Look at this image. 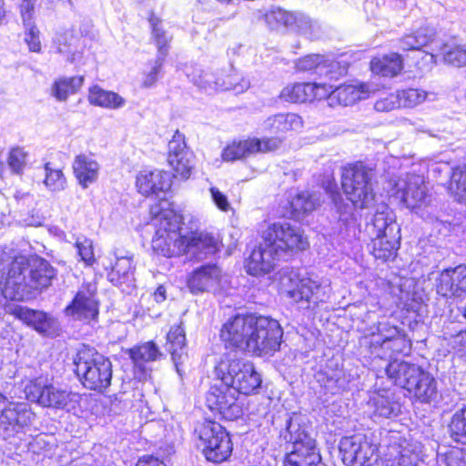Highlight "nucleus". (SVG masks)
Segmentation results:
<instances>
[{
	"mask_svg": "<svg viewBox=\"0 0 466 466\" xmlns=\"http://www.w3.org/2000/svg\"><path fill=\"white\" fill-rule=\"evenodd\" d=\"M374 171L361 162L350 164L343 168L341 186L348 201L344 200L338 191L337 185L329 182L325 190L333 202L339 215V222L344 226L345 231L352 233L354 238L370 239L400 234V228L396 222L394 212L384 204L377 207L375 214L365 225L363 231L360 228L356 208H370L375 198L373 188Z\"/></svg>",
	"mask_w": 466,
	"mask_h": 466,
	"instance_id": "f257e3e1",
	"label": "nucleus"
},
{
	"mask_svg": "<svg viewBox=\"0 0 466 466\" xmlns=\"http://www.w3.org/2000/svg\"><path fill=\"white\" fill-rule=\"evenodd\" d=\"M360 354L370 360L389 361L383 372L395 384L407 390L420 376V367L403 360H393L395 355H408L411 350V341L405 331L389 322H380L377 331L363 336L360 340Z\"/></svg>",
	"mask_w": 466,
	"mask_h": 466,
	"instance_id": "f03ea898",
	"label": "nucleus"
},
{
	"mask_svg": "<svg viewBox=\"0 0 466 466\" xmlns=\"http://www.w3.org/2000/svg\"><path fill=\"white\" fill-rule=\"evenodd\" d=\"M285 425L280 435L287 442L292 443L293 449L287 455L284 466H322L319 451L309 433L306 418L299 413H292Z\"/></svg>",
	"mask_w": 466,
	"mask_h": 466,
	"instance_id": "7ed1b4c3",
	"label": "nucleus"
},
{
	"mask_svg": "<svg viewBox=\"0 0 466 466\" xmlns=\"http://www.w3.org/2000/svg\"><path fill=\"white\" fill-rule=\"evenodd\" d=\"M75 372L83 385L92 390L104 391L112 380V363L94 348L83 346L74 358Z\"/></svg>",
	"mask_w": 466,
	"mask_h": 466,
	"instance_id": "20e7f679",
	"label": "nucleus"
},
{
	"mask_svg": "<svg viewBox=\"0 0 466 466\" xmlns=\"http://www.w3.org/2000/svg\"><path fill=\"white\" fill-rule=\"evenodd\" d=\"M215 376L226 382L238 394L255 393L261 386L262 379L252 362L223 355L215 367Z\"/></svg>",
	"mask_w": 466,
	"mask_h": 466,
	"instance_id": "39448f33",
	"label": "nucleus"
},
{
	"mask_svg": "<svg viewBox=\"0 0 466 466\" xmlns=\"http://www.w3.org/2000/svg\"><path fill=\"white\" fill-rule=\"evenodd\" d=\"M182 218L173 211H163L152 239L154 251L167 258L185 253L186 237L181 233Z\"/></svg>",
	"mask_w": 466,
	"mask_h": 466,
	"instance_id": "423d86ee",
	"label": "nucleus"
},
{
	"mask_svg": "<svg viewBox=\"0 0 466 466\" xmlns=\"http://www.w3.org/2000/svg\"><path fill=\"white\" fill-rule=\"evenodd\" d=\"M197 446L205 458L211 462L227 461L233 451L229 433L219 423L207 420L196 428Z\"/></svg>",
	"mask_w": 466,
	"mask_h": 466,
	"instance_id": "0eeeda50",
	"label": "nucleus"
},
{
	"mask_svg": "<svg viewBox=\"0 0 466 466\" xmlns=\"http://www.w3.org/2000/svg\"><path fill=\"white\" fill-rule=\"evenodd\" d=\"M248 351L259 356H272L279 350L283 330L278 320L254 316Z\"/></svg>",
	"mask_w": 466,
	"mask_h": 466,
	"instance_id": "6e6552de",
	"label": "nucleus"
},
{
	"mask_svg": "<svg viewBox=\"0 0 466 466\" xmlns=\"http://www.w3.org/2000/svg\"><path fill=\"white\" fill-rule=\"evenodd\" d=\"M331 288L329 279L309 275L299 279L296 287L289 291V297L304 309H315L326 303L330 297Z\"/></svg>",
	"mask_w": 466,
	"mask_h": 466,
	"instance_id": "1a4fd4ad",
	"label": "nucleus"
},
{
	"mask_svg": "<svg viewBox=\"0 0 466 466\" xmlns=\"http://www.w3.org/2000/svg\"><path fill=\"white\" fill-rule=\"evenodd\" d=\"M262 239L272 245L277 254L284 258L289 250H304L309 243L300 228L288 222H277L263 231Z\"/></svg>",
	"mask_w": 466,
	"mask_h": 466,
	"instance_id": "9d476101",
	"label": "nucleus"
},
{
	"mask_svg": "<svg viewBox=\"0 0 466 466\" xmlns=\"http://www.w3.org/2000/svg\"><path fill=\"white\" fill-rule=\"evenodd\" d=\"M208 408L220 414L225 420H234L242 413V404L235 390L226 382L212 385L206 395Z\"/></svg>",
	"mask_w": 466,
	"mask_h": 466,
	"instance_id": "9b49d317",
	"label": "nucleus"
},
{
	"mask_svg": "<svg viewBox=\"0 0 466 466\" xmlns=\"http://www.w3.org/2000/svg\"><path fill=\"white\" fill-rule=\"evenodd\" d=\"M376 448L363 434L343 437L339 442L342 461L349 466H373Z\"/></svg>",
	"mask_w": 466,
	"mask_h": 466,
	"instance_id": "f8f14e48",
	"label": "nucleus"
},
{
	"mask_svg": "<svg viewBox=\"0 0 466 466\" xmlns=\"http://www.w3.org/2000/svg\"><path fill=\"white\" fill-rule=\"evenodd\" d=\"M35 413L25 402L8 403L2 410L0 419V434L4 439H8L24 431L35 420Z\"/></svg>",
	"mask_w": 466,
	"mask_h": 466,
	"instance_id": "ddd939ff",
	"label": "nucleus"
},
{
	"mask_svg": "<svg viewBox=\"0 0 466 466\" xmlns=\"http://www.w3.org/2000/svg\"><path fill=\"white\" fill-rule=\"evenodd\" d=\"M299 72L316 76L330 81H336L347 73V66L320 55H308L296 63Z\"/></svg>",
	"mask_w": 466,
	"mask_h": 466,
	"instance_id": "4468645a",
	"label": "nucleus"
},
{
	"mask_svg": "<svg viewBox=\"0 0 466 466\" xmlns=\"http://www.w3.org/2000/svg\"><path fill=\"white\" fill-rule=\"evenodd\" d=\"M167 161L175 171V176L188 179L195 167V156L187 146L185 136L178 130L175 132L168 143Z\"/></svg>",
	"mask_w": 466,
	"mask_h": 466,
	"instance_id": "2eb2a0df",
	"label": "nucleus"
},
{
	"mask_svg": "<svg viewBox=\"0 0 466 466\" xmlns=\"http://www.w3.org/2000/svg\"><path fill=\"white\" fill-rule=\"evenodd\" d=\"M254 315H237L229 319L220 330L226 348L248 351Z\"/></svg>",
	"mask_w": 466,
	"mask_h": 466,
	"instance_id": "dca6fc26",
	"label": "nucleus"
},
{
	"mask_svg": "<svg viewBox=\"0 0 466 466\" xmlns=\"http://www.w3.org/2000/svg\"><path fill=\"white\" fill-rule=\"evenodd\" d=\"M281 145L279 137L248 138L234 141L223 151L222 157L226 161H235L254 156L257 153H267L277 150Z\"/></svg>",
	"mask_w": 466,
	"mask_h": 466,
	"instance_id": "f3484780",
	"label": "nucleus"
},
{
	"mask_svg": "<svg viewBox=\"0 0 466 466\" xmlns=\"http://www.w3.org/2000/svg\"><path fill=\"white\" fill-rule=\"evenodd\" d=\"M396 196L410 209L427 205L430 198L426 193L423 177L415 174H408L397 182Z\"/></svg>",
	"mask_w": 466,
	"mask_h": 466,
	"instance_id": "a211bd4d",
	"label": "nucleus"
},
{
	"mask_svg": "<svg viewBox=\"0 0 466 466\" xmlns=\"http://www.w3.org/2000/svg\"><path fill=\"white\" fill-rule=\"evenodd\" d=\"M421 451L418 444L410 443L399 435L391 436L386 456L390 466H417Z\"/></svg>",
	"mask_w": 466,
	"mask_h": 466,
	"instance_id": "6ab92c4d",
	"label": "nucleus"
},
{
	"mask_svg": "<svg viewBox=\"0 0 466 466\" xmlns=\"http://www.w3.org/2000/svg\"><path fill=\"white\" fill-rule=\"evenodd\" d=\"M65 312L74 319L90 321L98 315V301L91 285L82 287L76 294Z\"/></svg>",
	"mask_w": 466,
	"mask_h": 466,
	"instance_id": "aec40b11",
	"label": "nucleus"
},
{
	"mask_svg": "<svg viewBox=\"0 0 466 466\" xmlns=\"http://www.w3.org/2000/svg\"><path fill=\"white\" fill-rule=\"evenodd\" d=\"M10 312L40 334L53 336L58 331L57 320L44 311L15 306Z\"/></svg>",
	"mask_w": 466,
	"mask_h": 466,
	"instance_id": "412c9836",
	"label": "nucleus"
},
{
	"mask_svg": "<svg viewBox=\"0 0 466 466\" xmlns=\"http://www.w3.org/2000/svg\"><path fill=\"white\" fill-rule=\"evenodd\" d=\"M282 258L277 254L272 245H268V241L262 239V242L252 250L246 262V269L249 275L261 276L269 273L277 260Z\"/></svg>",
	"mask_w": 466,
	"mask_h": 466,
	"instance_id": "4be33fe9",
	"label": "nucleus"
},
{
	"mask_svg": "<svg viewBox=\"0 0 466 466\" xmlns=\"http://www.w3.org/2000/svg\"><path fill=\"white\" fill-rule=\"evenodd\" d=\"M166 349L171 355L177 374L182 378L186 373L185 364L188 360L186 333L182 322L170 328L167 334Z\"/></svg>",
	"mask_w": 466,
	"mask_h": 466,
	"instance_id": "5701e85b",
	"label": "nucleus"
},
{
	"mask_svg": "<svg viewBox=\"0 0 466 466\" xmlns=\"http://www.w3.org/2000/svg\"><path fill=\"white\" fill-rule=\"evenodd\" d=\"M138 192L146 197H158L170 189L172 177L169 172L163 170H143L137 176Z\"/></svg>",
	"mask_w": 466,
	"mask_h": 466,
	"instance_id": "b1692460",
	"label": "nucleus"
},
{
	"mask_svg": "<svg viewBox=\"0 0 466 466\" xmlns=\"http://www.w3.org/2000/svg\"><path fill=\"white\" fill-rule=\"evenodd\" d=\"M221 269L215 264H207L195 269L187 278V287L194 294L215 291L219 287Z\"/></svg>",
	"mask_w": 466,
	"mask_h": 466,
	"instance_id": "393cba45",
	"label": "nucleus"
},
{
	"mask_svg": "<svg viewBox=\"0 0 466 466\" xmlns=\"http://www.w3.org/2000/svg\"><path fill=\"white\" fill-rule=\"evenodd\" d=\"M28 268L25 298H29L32 290H41L50 286L56 276V269L42 258L31 259Z\"/></svg>",
	"mask_w": 466,
	"mask_h": 466,
	"instance_id": "a878e982",
	"label": "nucleus"
},
{
	"mask_svg": "<svg viewBox=\"0 0 466 466\" xmlns=\"http://www.w3.org/2000/svg\"><path fill=\"white\" fill-rule=\"evenodd\" d=\"M369 408L372 410V418L393 419L400 413L401 406L395 400L394 393L388 389L374 391L368 401Z\"/></svg>",
	"mask_w": 466,
	"mask_h": 466,
	"instance_id": "bb28decb",
	"label": "nucleus"
},
{
	"mask_svg": "<svg viewBox=\"0 0 466 466\" xmlns=\"http://www.w3.org/2000/svg\"><path fill=\"white\" fill-rule=\"evenodd\" d=\"M29 262L25 257L15 258L10 264L6 277L1 276L0 285L14 289L15 299H23L25 297L26 275Z\"/></svg>",
	"mask_w": 466,
	"mask_h": 466,
	"instance_id": "cd10ccee",
	"label": "nucleus"
},
{
	"mask_svg": "<svg viewBox=\"0 0 466 466\" xmlns=\"http://www.w3.org/2000/svg\"><path fill=\"white\" fill-rule=\"evenodd\" d=\"M79 36L72 28L58 29L52 38L51 50L62 56L66 62L73 64L80 56Z\"/></svg>",
	"mask_w": 466,
	"mask_h": 466,
	"instance_id": "c85d7f7f",
	"label": "nucleus"
},
{
	"mask_svg": "<svg viewBox=\"0 0 466 466\" xmlns=\"http://www.w3.org/2000/svg\"><path fill=\"white\" fill-rule=\"evenodd\" d=\"M437 384L431 373L421 370L408 391L413 393L419 401L437 406L441 399Z\"/></svg>",
	"mask_w": 466,
	"mask_h": 466,
	"instance_id": "c756f323",
	"label": "nucleus"
},
{
	"mask_svg": "<svg viewBox=\"0 0 466 466\" xmlns=\"http://www.w3.org/2000/svg\"><path fill=\"white\" fill-rule=\"evenodd\" d=\"M80 399L78 393L48 384L44 398H42L41 406L72 411L79 405Z\"/></svg>",
	"mask_w": 466,
	"mask_h": 466,
	"instance_id": "7c9ffc66",
	"label": "nucleus"
},
{
	"mask_svg": "<svg viewBox=\"0 0 466 466\" xmlns=\"http://www.w3.org/2000/svg\"><path fill=\"white\" fill-rule=\"evenodd\" d=\"M218 250V241L208 233L194 232L186 237L185 253L197 259H204Z\"/></svg>",
	"mask_w": 466,
	"mask_h": 466,
	"instance_id": "2f4dec72",
	"label": "nucleus"
},
{
	"mask_svg": "<svg viewBox=\"0 0 466 466\" xmlns=\"http://www.w3.org/2000/svg\"><path fill=\"white\" fill-rule=\"evenodd\" d=\"M72 167L76 178L83 188H87L98 178L99 164L89 155H77Z\"/></svg>",
	"mask_w": 466,
	"mask_h": 466,
	"instance_id": "473e14b6",
	"label": "nucleus"
},
{
	"mask_svg": "<svg viewBox=\"0 0 466 466\" xmlns=\"http://www.w3.org/2000/svg\"><path fill=\"white\" fill-rule=\"evenodd\" d=\"M436 35L435 27L424 24L419 28L405 34L399 40V46L403 51L421 50L435 40Z\"/></svg>",
	"mask_w": 466,
	"mask_h": 466,
	"instance_id": "72a5a7b5",
	"label": "nucleus"
},
{
	"mask_svg": "<svg viewBox=\"0 0 466 466\" xmlns=\"http://www.w3.org/2000/svg\"><path fill=\"white\" fill-rule=\"evenodd\" d=\"M116 263L107 273L108 280L117 287L126 286L129 288L135 282V266L133 264L132 256L116 255Z\"/></svg>",
	"mask_w": 466,
	"mask_h": 466,
	"instance_id": "f704fd0d",
	"label": "nucleus"
},
{
	"mask_svg": "<svg viewBox=\"0 0 466 466\" xmlns=\"http://www.w3.org/2000/svg\"><path fill=\"white\" fill-rule=\"evenodd\" d=\"M303 127L300 116L294 113L277 114L268 116L263 123V129L271 134L299 130Z\"/></svg>",
	"mask_w": 466,
	"mask_h": 466,
	"instance_id": "c9c22d12",
	"label": "nucleus"
},
{
	"mask_svg": "<svg viewBox=\"0 0 466 466\" xmlns=\"http://www.w3.org/2000/svg\"><path fill=\"white\" fill-rule=\"evenodd\" d=\"M234 76H229L228 83L225 81L220 82L218 79H213V76L208 72H203L198 76V78L193 77V82L199 88L208 89H222V90H233L236 94H239L247 90L250 83L248 79L241 78L239 82L233 83Z\"/></svg>",
	"mask_w": 466,
	"mask_h": 466,
	"instance_id": "e433bc0d",
	"label": "nucleus"
},
{
	"mask_svg": "<svg viewBox=\"0 0 466 466\" xmlns=\"http://www.w3.org/2000/svg\"><path fill=\"white\" fill-rule=\"evenodd\" d=\"M403 68V60L398 53H390L382 57H375L370 62V69L374 74L393 77Z\"/></svg>",
	"mask_w": 466,
	"mask_h": 466,
	"instance_id": "4c0bfd02",
	"label": "nucleus"
},
{
	"mask_svg": "<svg viewBox=\"0 0 466 466\" xmlns=\"http://www.w3.org/2000/svg\"><path fill=\"white\" fill-rule=\"evenodd\" d=\"M371 240V253L376 259L388 261L395 258L400 248V234L373 238Z\"/></svg>",
	"mask_w": 466,
	"mask_h": 466,
	"instance_id": "58836bf2",
	"label": "nucleus"
},
{
	"mask_svg": "<svg viewBox=\"0 0 466 466\" xmlns=\"http://www.w3.org/2000/svg\"><path fill=\"white\" fill-rule=\"evenodd\" d=\"M319 204V200L309 192H299L289 201L290 217L295 220H299L312 212Z\"/></svg>",
	"mask_w": 466,
	"mask_h": 466,
	"instance_id": "ea45409f",
	"label": "nucleus"
},
{
	"mask_svg": "<svg viewBox=\"0 0 466 466\" xmlns=\"http://www.w3.org/2000/svg\"><path fill=\"white\" fill-rule=\"evenodd\" d=\"M88 101L90 104L109 109H117L125 106V99L118 94L106 91L94 86L89 89Z\"/></svg>",
	"mask_w": 466,
	"mask_h": 466,
	"instance_id": "a19ab883",
	"label": "nucleus"
},
{
	"mask_svg": "<svg viewBox=\"0 0 466 466\" xmlns=\"http://www.w3.org/2000/svg\"><path fill=\"white\" fill-rule=\"evenodd\" d=\"M128 353L134 365L142 370L146 363L155 361L162 356L158 347L152 341L136 346Z\"/></svg>",
	"mask_w": 466,
	"mask_h": 466,
	"instance_id": "79ce46f5",
	"label": "nucleus"
},
{
	"mask_svg": "<svg viewBox=\"0 0 466 466\" xmlns=\"http://www.w3.org/2000/svg\"><path fill=\"white\" fill-rule=\"evenodd\" d=\"M457 267L446 268L436 279L437 293L442 297H461L459 281L455 277Z\"/></svg>",
	"mask_w": 466,
	"mask_h": 466,
	"instance_id": "37998d69",
	"label": "nucleus"
},
{
	"mask_svg": "<svg viewBox=\"0 0 466 466\" xmlns=\"http://www.w3.org/2000/svg\"><path fill=\"white\" fill-rule=\"evenodd\" d=\"M311 83H294L286 86L280 92L279 97L290 103H304L312 101Z\"/></svg>",
	"mask_w": 466,
	"mask_h": 466,
	"instance_id": "c03bdc74",
	"label": "nucleus"
},
{
	"mask_svg": "<svg viewBox=\"0 0 466 466\" xmlns=\"http://www.w3.org/2000/svg\"><path fill=\"white\" fill-rule=\"evenodd\" d=\"M83 82V76L58 78L52 86V95L59 101H66L70 95L80 89Z\"/></svg>",
	"mask_w": 466,
	"mask_h": 466,
	"instance_id": "a18cd8bd",
	"label": "nucleus"
},
{
	"mask_svg": "<svg viewBox=\"0 0 466 466\" xmlns=\"http://www.w3.org/2000/svg\"><path fill=\"white\" fill-rule=\"evenodd\" d=\"M152 38L157 47V55L167 56L169 51V43L172 36L164 29L162 21L154 14H151L149 19Z\"/></svg>",
	"mask_w": 466,
	"mask_h": 466,
	"instance_id": "49530a36",
	"label": "nucleus"
},
{
	"mask_svg": "<svg viewBox=\"0 0 466 466\" xmlns=\"http://www.w3.org/2000/svg\"><path fill=\"white\" fill-rule=\"evenodd\" d=\"M258 13L264 18L265 23L271 30H279L282 27L290 29L292 27L294 15L281 8H272L265 14H261L260 11Z\"/></svg>",
	"mask_w": 466,
	"mask_h": 466,
	"instance_id": "de8ad7c7",
	"label": "nucleus"
},
{
	"mask_svg": "<svg viewBox=\"0 0 466 466\" xmlns=\"http://www.w3.org/2000/svg\"><path fill=\"white\" fill-rule=\"evenodd\" d=\"M289 30L304 35L310 39L318 38L320 35V26L318 22L302 14L294 15V22Z\"/></svg>",
	"mask_w": 466,
	"mask_h": 466,
	"instance_id": "09e8293b",
	"label": "nucleus"
},
{
	"mask_svg": "<svg viewBox=\"0 0 466 466\" xmlns=\"http://www.w3.org/2000/svg\"><path fill=\"white\" fill-rule=\"evenodd\" d=\"M166 57L167 56H162V55L157 56L154 60H150L147 63L143 71V87L150 88L156 85L161 76Z\"/></svg>",
	"mask_w": 466,
	"mask_h": 466,
	"instance_id": "8fccbe9b",
	"label": "nucleus"
},
{
	"mask_svg": "<svg viewBox=\"0 0 466 466\" xmlns=\"http://www.w3.org/2000/svg\"><path fill=\"white\" fill-rule=\"evenodd\" d=\"M449 428L451 436L455 441L466 443V406L453 413Z\"/></svg>",
	"mask_w": 466,
	"mask_h": 466,
	"instance_id": "3c124183",
	"label": "nucleus"
},
{
	"mask_svg": "<svg viewBox=\"0 0 466 466\" xmlns=\"http://www.w3.org/2000/svg\"><path fill=\"white\" fill-rule=\"evenodd\" d=\"M45 185L51 191H61L65 188L66 179L61 169L53 168L51 164L46 163L45 165Z\"/></svg>",
	"mask_w": 466,
	"mask_h": 466,
	"instance_id": "603ef678",
	"label": "nucleus"
},
{
	"mask_svg": "<svg viewBox=\"0 0 466 466\" xmlns=\"http://www.w3.org/2000/svg\"><path fill=\"white\" fill-rule=\"evenodd\" d=\"M47 386L48 384L42 378L29 380L24 389L26 399L41 405L42 398H44Z\"/></svg>",
	"mask_w": 466,
	"mask_h": 466,
	"instance_id": "864d4df0",
	"label": "nucleus"
},
{
	"mask_svg": "<svg viewBox=\"0 0 466 466\" xmlns=\"http://www.w3.org/2000/svg\"><path fill=\"white\" fill-rule=\"evenodd\" d=\"M27 152L23 147L11 148L8 154L7 164L13 173L21 175L26 165Z\"/></svg>",
	"mask_w": 466,
	"mask_h": 466,
	"instance_id": "5fc2aeb1",
	"label": "nucleus"
},
{
	"mask_svg": "<svg viewBox=\"0 0 466 466\" xmlns=\"http://www.w3.org/2000/svg\"><path fill=\"white\" fill-rule=\"evenodd\" d=\"M398 96L400 106L413 107L426 99L427 93L424 90L409 88L398 92Z\"/></svg>",
	"mask_w": 466,
	"mask_h": 466,
	"instance_id": "6e6d98bb",
	"label": "nucleus"
},
{
	"mask_svg": "<svg viewBox=\"0 0 466 466\" xmlns=\"http://www.w3.org/2000/svg\"><path fill=\"white\" fill-rule=\"evenodd\" d=\"M25 29L24 40L30 52L41 53L42 44L40 40V31L35 23L23 24Z\"/></svg>",
	"mask_w": 466,
	"mask_h": 466,
	"instance_id": "4d7b16f0",
	"label": "nucleus"
},
{
	"mask_svg": "<svg viewBox=\"0 0 466 466\" xmlns=\"http://www.w3.org/2000/svg\"><path fill=\"white\" fill-rule=\"evenodd\" d=\"M75 246L77 249V254L80 257V259L87 266L93 265L96 259L92 240L85 237L78 238Z\"/></svg>",
	"mask_w": 466,
	"mask_h": 466,
	"instance_id": "13d9d810",
	"label": "nucleus"
},
{
	"mask_svg": "<svg viewBox=\"0 0 466 466\" xmlns=\"http://www.w3.org/2000/svg\"><path fill=\"white\" fill-rule=\"evenodd\" d=\"M336 97L343 106H349L360 100V93L353 86H337Z\"/></svg>",
	"mask_w": 466,
	"mask_h": 466,
	"instance_id": "bf43d9fd",
	"label": "nucleus"
},
{
	"mask_svg": "<svg viewBox=\"0 0 466 466\" xmlns=\"http://www.w3.org/2000/svg\"><path fill=\"white\" fill-rule=\"evenodd\" d=\"M324 81L319 83H311V86L313 87L311 94L314 96L312 100L314 99H324L329 96L336 97V87L330 84V80L324 79Z\"/></svg>",
	"mask_w": 466,
	"mask_h": 466,
	"instance_id": "052dcab7",
	"label": "nucleus"
},
{
	"mask_svg": "<svg viewBox=\"0 0 466 466\" xmlns=\"http://www.w3.org/2000/svg\"><path fill=\"white\" fill-rule=\"evenodd\" d=\"M443 59L445 63L454 66H463L466 65V49L456 46L452 49L443 52Z\"/></svg>",
	"mask_w": 466,
	"mask_h": 466,
	"instance_id": "680f3d73",
	"label": "nucleus"
},
{
	"mask_svg": "<svg viewBox=\"0 0 466 466\" xmlns=\"http://www.w3.org/2000/svg\"><path fill=\"white\" fill-rule=\"evenodd\" d=\"M400 106V103L398 93L387 94L384 96L380 97L374 105V108L380 112H389Z\"/></svg>",
	"mask_w": 466,
	"mask_h": 466,
	"instance_id": "e2e57ef3",
	"label": "nucleus"
},
{
	"mask_svg": "<svg viewBox=\"0 0 466 466\" xmlns=\"http://www.w3.org/2000/svg\"><path fill=\"white\" fill-rule=\"evenodd\" d=\"M209 191L212 201L218 209L223 212H227L230 209V204L228 200V197L224 193L215 187H210Z\"/></svg>",
	"mask_w": 466,
	"mask_h": 466,
	"instance_id": "0e129e2a",
	"label": "nucleus"
},
{
	"mask_svg": "<svg viewBox=\"0 0 466 466\" xmlns=\"http://www.w3.org/2000/svg\"><path fill=\"white\" fill-rule=\"evenodd\" d=\"M450 345L461 356H466V329L452 336Z\"/></svg>",
	"mask_w": 466,
	"mask_h": 466,
	"instance_id": "69168bd1",
	"label": "nucleus"
},
{
	"mask_svg": "<svg viewBox=\"0 0 466 466\" xmlns=\"http://www.w3.org/2000/svg\"><path fill=\"white\" fill-rule=\"evenodd\" d=\"M36 2H20L19 10L23 24L35 23V5Z\"/></svg>",
	"mask_w": 466,
	"mask_h": 466,
	"instance_id": "338daca9",
	"label": "nucleus"
},
{
	"mask_svg": "<svg viewBox=\"0 0 466 466\" xmlns=\"http://www.w3.org/2000/svg\"><path fill=\"white\" fill-rule=\"evenodd\" d=\"M451 184L456 185L458 193L464 194L466 198V168L464 170H455L451 176Z\"/></svg>",
	"mask_w": 466,
	"mask_h": 466,
	"instance_id": "774afa93",
	"label": "nucleus"
}]
</instances>
